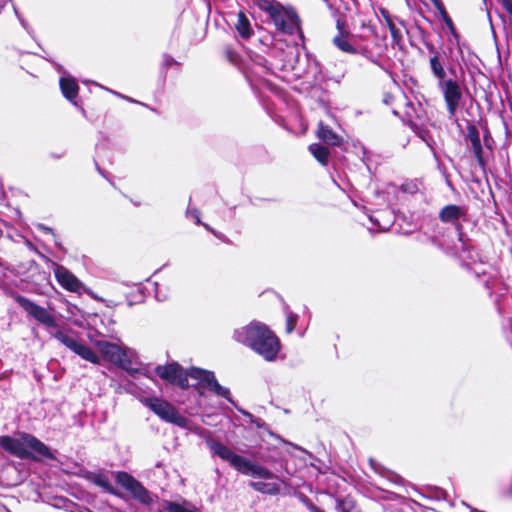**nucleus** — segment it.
<instances>
[{"label":"nucleus","instance_id":"nucleus-32","mask_svg":"<svg viewBox=\"0 0 512 512\" xmlns=\"http://www.w3.org/2000/svg\"><path fill=\"white\" fill-rule=\"evenodd\" d=\"M181 64L176 61L170 54L164 53L162 55V63L160 67V73L166 76L167 70L172 66H180Z\"/></svg>","mask_w":512,"mask_h":512},{"label":"nucleus","instance_id":"nucleus-43","mask_svg":"<svg viewBox=\"0 0 512 512\" xmlns=\"http://www.w3.org/2000/svg\"><path fill=\"white\" fill-rule=\"evenodd\" d=\"M91 295H92V297H93L94 299H96V300H98V301H100V302L104 303L106 307H110V308H112V307H116V306H118V305H119V303H117V302H115V301H113V300L104 299V298H102V297H98V296H96V295H94V294H91Z\"/></svg>","mask_w":512,"mask_h":512},{"label":"nucleus","instance_id":"nucleus-18","mask_svg":"<svg viewBox=\"0 0 512 512\" xmlns=\"http://www.w3.org/2000/svg\"><path fill=\"white\" fill-rule=\"evenodd\" d=\"M318 138L331 146H339L342 143V138L337 133H335L328 125H325L323 122H320L317 130Z\"/></svg>","mask_w":512,"mask_h":512},{"label":"nucleus","instance_id":"nucleus-51","mask_svg":"<svg viewBox=\"0 0 512 512\" xmlns=\"http://www.w3.org/2000/svg\"><path fill=\"white\" fill-rule=\"evenodd\" d=\"M424 44H425V47L427 48V50L430 53H432L433 55H435V53H440L439 51H437L436 47L433 44L426 42V41L424 42Z\"/></svg>","mask_w":512,"mask_h":512},{"label":"nucleus","instance_id":"nucleus-14","mask_svg":"<svg viewBox=\"0 0 512 512\" xmlns=\"http://www.w3.org/2000/svg\"><path fill=\"white\" fill-rule=\"evenodd\" d=\"M54 275L58 284L70 292H79L83 283L66 267L56 264Z\"/></svg>","mask_w":512,"mask_h":512},{"label":"nucleus","instance_id":"nucleus-10","mask_svg":"<svg viewBox=\"0 0 512 512\" xmlns=\"http://www.w3.org/2000/svg\"><path fill=\"white\" fill-rule=\"evenodd\" d=\"M145 405L156 414L161 420L174 424L182 429H188L190 420L179 413L169 402L156 397L147 398Z\"/></svg>","mask_w":512,"mask_h":512},{"label":"nucleus","instance_id":"nucleus-24","mask_svg":"<svg viewBox=\"0 0 512 512\" xmlns=\"http://www.w3.org/2000/svg\"><path fill=\"white\" fill-rule=\"evenodd\" d=\"M442 21L444 22V24L446 25V27L448 28V31H449V35L447 37V40L448 42L451 44V45H455L458 47V50L460 53H462V46L464 44H461L460 43V35L451 19V17L449 16V14L445 15L444 17L441 18Z\"/></svg>","mask_w":512,"mask_h":512},{"label":"nucleus","instance_id":"nucleus-56","mask_svg":"<svg viewBox=\"0 0 512 512\" xmlns=\"http://www.w3.org/2000/svg\"><path fill=\"white\" fill-rule=\"evenodd\" d=\"M54 243H55V246L58 247L59 249H62V244L61 242L58 240L57 236L54 237Z\"/></svg>","mask_w":512,"mask_h":512},{"label":"nucleus","instance_id":"nucleus-22","mask_svg":"<svg viewBox=\"0 0 512 512\" xmlns=\"http://www.w3.org/2000/svg\"><path fill=\"white\" fill-rule=\"evenodd\" d=\"M335 502L337 512H359L357 503L351 495H337Z\"/></svg>","mask_w":512,"mask_h":512},{"label":"nucleus","instance_id":"nucleus-4","mask_svg":"<svg viewBox=\"0 0 512 512\" xmlns=\"http://www.w3.org/2000/svg\"><path fill=\"white\" fill-rule=\"evenodd\" d=\"M438 218L443 224L449 225L452 233L458 235V243L471 263L479 260V254L471 243V239L464 231V225L471 223V217L466 206L448 204L442 207Z\"/></svg>","mask_w":512,"mask_h":512},{"label":"nucleus","instance_id":"nucleus-19","mask_svg":"<svg viewBox=\"0 0 512 512\" xmlns=\"http://www.w3.org/2000/svg\"><path fill=\"white\" fill-rule=\"evenodd\" d=\"M412 129L415 134L429 147L433 157L438 159V154L436 152V140L430 130L425 126L418 124H414Z\"/></svg>","mask_w":512,"mask_h":512},{"label":"nucleus","instance_id":"nucleus-58","mask_svg":"<svg viewBox=\"0 0 512 512\" xmlns=\"http://www.w3.org/2000/svg\"><path fill=\"white\" fill-rule=\"evenodd\" d=\"M448 71H449L451 74H454V73H455V69H454V68H452V67H449V68H448Z\"/></svg>","mask_w":512,"mask_h":512},{"label":"nucleus","instance_id":"nucleus-33","mask_svg":"<svg viewBox=\"0 0 512 512\" xmlns=\"http://www.w3.org/2000/svg\"><path fill=\"white\" fill-rule=\"evenodd\" d=\"M284 310L286 314V331L287 333H291L297 324L298 315L291 312L287 305L284 307Z\"/></svg>","mask_w":512,"mask_h":512},{"label":"nucleus","instance_id":"nucleus-2","mask_svg":"<svg viewBox=\"0 0 512 512\" xmlns=\"http://www.w3.org/2000/svg\"><path fill=\"white\" fill-rule=\"evenodd\" d=\"M155 374L162 380L176 385L182 390L189 388L188 377L199 380L206 385L207 389L215 395L227 394L223 386L219 384L213 371L198 367H191L184 370L178 362H170L166 365H157L154 369Z\"/></svg>","mask_w":512,"mask_h":512},{"label":"nucleus","instance_id":"nucleus-3","mask_svg":"<svg viewBox=\"0 0 512 512\" xmlns=\"http://www.w3.org/2000/svg\"><path fill=\"white\" fill-rule=\"evenodd\" d=\"M205 444L213 457L216 456L228 462L233 469L242 475L265 480L278 479V476L268 468L235 453L231 448L220 441L208 437L205 439Z\"/></svg>","mask_w":512,"mask_h":512},{"label":"nucleus","instance_id":"nucleus-63","mask_svg":"<svg viewBox=\"0 0 512 512\" xmlns=\"http://www.w3.org/2000/svg\"><path fill=\"white\" fill-rule=\"evenodd\" d=\"M489 135H490L489 131H488V129H486V134H485L484 138L487 139V137H489Z\"/></svg>","mask_w":512,"mask_h":512},{"label":"nucleus","instance_id":"nucleus-36","mask_svg":"<svg viewBox=\"0 0 512 512\" xmlns=\"http://www.w3.org/2000/svg\"><path fill=\"white\" fill-rule=\"evenodd\" d=\"M400 190L408 194H416L419 191V184L417 180H407L400 186Z\"/></svg>","mask_w":512,"mask_h":512},{"label":"nucleus","instance_id":"nucleus-40","mask_svg":"<svg viewBox=\"0 0 512 512\" xmlns=\"http://www.w3.org/2000/svg\"><path fill=\"white\" fill-rule=\"evenodd\" d=\"M94 164H95V168L97 170V172L103 177L105 178L112 186H114V183L112 182V180L110 179L109 177V174L101 168V166L99 165L98 161H97V158L95 157L94 158Z\"/></svg>","mask_w":512,"mask_h":512},{"label":"nucleus","instance_id":"nucleus-45","mask_svg":"<svg viewBox=\"0 0 512 512\" xmlns=\"http://www.w3.org/2000/svg\"><path fill=\"white\" fill-rule=\"evenodd\" d=\"M19 20V23L20 25L23 27V29L26 30V32L29 34V35H32L33 34V29L30 27V25L28 24V22L25 20V18H20L18 19Z\"/></svg>","mask_w":512,"mask_h":512},{"label":"nucleus","instance_id":"nucleus-23","mask_svg":"<svg viewBox=\"0 0 512 512\" xmlns=\"http://www.w3.org/2000/svg\"><path fill=\"white\" fill-rule=\"evenodd\" d=\"M249 486L256 492L265 495H278L281 491L280 485L275 482L251 481Z\"/></svg>","mask_w":512,"mask_h":512},{"label":"nucleus","instance_id":"nucleus-49","mask_svg":"<svg viewBox=\"0 0 512 512\" xmlns=\"http://www.w3.org/2000/svg\"><path fill=\"white\" fill-rule=\"evenodd\" d=\"M227 54V57L228 59L231 61V62H236V60L238 59V54L232 50H227L226 52Z\"/></svg>","mask_w":512,"mask_h":512},{"label":"nucleus","instance_id":"nucleus-60","mask_svg":"<svg viewBox=\"0 0 512 512\" xmlns=\"http://www.w3.org/2000/svg\"><path fill=\"white\" fill-rule=\"evenodd\" d=\"M295 449H298V450H302L304 451L301 447H299L298 445H294V444H291Z\"/></svg>","mask_w":512,"mask_h":512},{"label":"nucleus","instance_id":"nucleus-37","mask_svg":"<svg viewBox=\"0 0 512 512\" xmlns=\"http://www.w3.org/2000/svg\"><path fill=\"white\" fill-rule=\"evenodd\" d=\"M186 217L194 219L196 225L202 224L200 219V211L196 207L189 206L186 210Z\"/></svg>","mask_w":512,"mask_h":512},{"label":"nucleus","instance_id":"nucleus-27","mask_svg":"<svg viewBox=\"0 0 512 512\" xmlns=\"http://www.w3.org/2000/svg\"><path fill=\"white\" fill-rule=\"evenodd\" d=\"M116 483L127 491H130L137 483V479L125 471H120L115 477Z\"/></svg>","mask_w":512,"mask_h":512},{"label":"nucleus","instance_id":"nucleus-34","mask_svg":"<svg viewBox=\"0 0 512 512\" xmlns=\"http://www.w3.org/2000/svg\"><path fill=\"white\" fill-rule=\"evenodd\" d=\"M115 365L121 367L127 371L130 375L134 376L137 373V369L132 367V361L129 359L127 352L124 350V356L121 357V362H115Z\"/></svg>","mask_w":512,"mask_h":512},{"label":"nucleus","instance_id":"nucleus-61","mask_svg":"<svg viewBox=\"0 0 512 512\" xmlns=\"http://www.w3.org/2000/svg\"><path fill=\"white\" fill-rule=\"evenodd\" d=\"M97 483H98L99 485H101V486H105V484L107 483V481H106V480H105L104 482L98 481Z\"/></svg>","mask_w":512,"mask_h":512},{"label":"nucleus","instance_id":"nucleus-15","mask_svg":"<svg viewBox=\"0 0 512 512\" xmlns=\"http://www.w3.org/2000/svg\"><path fill=\"white\" fill-rule=\"evenodd\" d=\"M88 338L106 360L113 364L115 362H121V357L124 356V349L119 345L106 340H94L91 333L88 334Z\"/></svg>","mask_w":512,"mask_h":512},{"label":"nucleus","instance_id":"nucleus-31","mask_svg":"<svg viewBox=\"0 0 512 512\" xmlns=\"http://www.w3.org/2000/svg\"><path fill=\"white\" fill-rule=\"evenodd\" d=\"M473 273L475 274V277L484 284L485 288L489 290V295L491 296V287L493 282L492 277L487 275V272L484 269H473Z\"/></svg>","mask_w":512,"mask_h":512},{"label":"nucleus","instance_id":"nucleus-25","mask_svg":"<svg viewBox=\"0 0 512 512\" xmlns=\"http://www.w3.org/2000/svg\"><path fill=\"white\" fill-rule=\"evenodd\" d=\"M309 151L319 163L327 165L330 151L326 146L320 143H313L309 146Z\"/></svg>","mask_w":512,"mask_h":512},{"label":"nucleus","instance_id":"nucleus-62","mask_svg":"<svg viewBox=\"0 0 512 512\" xmlns=\"http://www.w3.org/2000/svg\"><path fill=\"white\" fill-rule=\"evenodd\" d=\"M392 113H393L394 115H396V116H398V115H399V112H398L397 110H395V109H393V110H392Z\"/></svg>","mask_w":512,"mask_h":512},{"label":"nucleus","instance_id":"nucleus-39","mask_svg":"<svg viewBox=\"0 0 512 512\" xmlns=\"http://www.w3.org/2000/svg\"><path fill=\"white\" fill-rule=\"evenodd\" d=\"M430 1L434 5L436 10L439 12L441 18L448 14L442 0H430Z\"/></svg>","mask_w":512,"mask_h":512},{"label":"nucleus","instance_id":"nucleus-20","mask_svg":"<svg viewBox=\"0 0 512 512\" xmlns=\"http://www.w3.org/2000/svg\"><path fill=\"white\" fill-rule=\"evenodd\" d=\"M134 499L138 500L144 505H151L154 502V495L146 489L140 481L133 486L129 491Z\"/></svg>","mask_w":512,"mask_h":512},{"label":"nucleus","instance_id":"nucleus-13","mask_svg":"<svg viewBox=\"0 0 512 512\" xmlns=\"http://www.w3.org/2000/svg\"><path fill=\"white\" fill-rule=\"evenodd\" d=\"M59 86L62 95L76 108L80 110L83 116H86V111L79 103L78 93L79 85L76 80L69 74L62 76L59 80Z\"/></svg>","mask_w":512,"mask_h":512},{"label":"nucleus","instance_id":"nucleus-48","mask_svg":"<svg viewBox=\"0 0 512 512\" xmlns=\"http://www.w3.org/2000/svg\"><path fill=\"white\" fill-rule=\"evenodd\" d=\"M39 229L42 230L43 232L47 233V234H51L53 237H56V234L53 230V228L51 227H48V226H45L44 224H39L38 225Z\"/></svg>","mask_w":512,"mask_h":512},{"label":"nucleus","instance_id":"nucleus-55","mask_svg":"<svg viewBox=\"0 0 512 512\" xmlns=\"http://www.w3.org/2000/svg\"><path fill=\"white\" fill-rule=\"evenodd\" d=\"M13 10H14V14L17 19L23 18L22 14L19 12V10L17 9V7L15 5H13Z\"/></svg>","mask_w":512,"mask_h":512},{"label":"nucleus","instance_id":"nucleus-46","mask_svg":"<svg viewBox=\"0 0 512 512\" xmlns=\"http://www.w3.org/2000/svg\"><path fill=\"white\" fill-rule=\"evenodd\" d=\"M211 233L216 237L218 238L219 240H221L222 242L224 243H229V239L221 232H218L214 229H211Z\"/></svg>","mask_w":512,"mask_h":512},{"label":"nucleus","instance_id":"nucleus-54","mask_svg":"<svg viewBox=\"0 0 512 512\" xmlns=\"http://www.w3.org/2000/svg\"><path fill=\"white\" fill-rule=\"evenodd\" d=\"M65 155V152H61V153H50V157L53 158V159H60L62 158L63 156Z\"/></svg>","mask_w":512,"mask_h":512},{"label":"nucleus","instance_id":"nucleus-5","mask_svg":"<svg viewBox=\"0 0 512 512\" xmlns=\"http://www.w3.org/2000/svg\"><path fill=\"white\" fill-rule=\"evenodd\" d=\"M0 446L5 451L20 459L40 461L56 460L55 454L44 442L32 434L24 433L21 439L4 435L0 437Z\"/></svg>","mask_w":512,"mask_h":512},{"label":"nucleus","instance_id":"nucleus-50","mask_svg":"<svg viewBox=\"0 0 512 512\" xmlns=\"http://www.w3.org/2000/svg\"><path fill=\"white\" fill-rule=\"evenodd\" d=\"M386 495L384 496L385 500L393 501L396 500L399 496L398 494L390 491H385Z\"/></svg>","mask_w":512,"mask_h":512},{"label":"nucleus","instance_id":"nucleus-42","mask_svg":"<svg viewBox=\"0 0 512 512\" xmlns=\"http://www.w3.org/2000/svg\"><path fill=\"white\" fill-rule=\"evenodd\" d=\"M249 424L255 425L258 429L268 430V425L261 418L254 417L253 420Z\"/></svg>","mask_w":512,"mask_h":512},{"label":"nucleus","instance_id":"nucleus-38","mask_svg":"<svg viewBox=\"0 0 512 512\" xmlns=\"http://www.w3.org/2000/svg\"><path fill=\"white\" fill-rule=\"evenodd\" d=\"M145 299L144 289L139 287L137 291L133 294V299L128 300V305L132 306L134 303L143 302Z\"/></svg>","mask_w":512,"mask_h":512},{"label":"nucleus","instance_id":"nucleus-29","mask_svg":"<svg viewBox=\"0 0 512 512\" xmlns=\"http://www.w3.org/2000/svg\"><path fill=\"white\" fill-rule=\"evenodd\" d=\"M382 15L384 16L387 26L389 28L390 34L394 41L398 42L402 38V33L399 28H397L393 18L389 15L387 11H382Z\"/></svg>","mask_w":512,"mask_h":512},{"label":"nucleus","instance_id":"nucleus-8","mask_svg":"<svg viewBox=\"0 0 512 512\" xmlns=\"http://www.w3.org/2000/svg\"><path fill=\"white\" fill-rule=\"evenodd\" d=\"M421 243L430 244L442 251L448 252L454 250L461 254L463 259H467V253H464L458 243V235L452 233L450 227L441 226L436 220L431 221L427 230H425L419 239Z\"/></svg>","mask_w":512,"mask_h":512},{"label":"nucleus","instance_id":"nucleus-52","mask_svg":"<svg viewBox=\"0 0 512 512\" xmlns=\"http://www.w3.org/2000/svg\"><path fill=\"white\" fill-rule=\"evenodd\" d=\"M54 65H55L57 72L64 74L63 76L68 74L62 65H60L58 63H54Z\"/></svg>","mask_w":512,"mask_h":512},{"label":"nucleus","instance_id":"nucleus-59","mask_svg":"<svg viewBox=\"0 0 512 512\" xmlns=\"http://www.w3.org/2000/svg\"><path fill=\"white\" fill-rule=\"evenodd\" d=\"M495 305L497 307V310L500 312V307H499V304H498V299H495Z\"/></svg>","mask_w":512,"mask_h":512},{"label":"nucleus","instance_id":"nucleus-30","mask_svg":"<svg viewBox=\"0 0 512 512\" xmlns=\"http://www.w3.org/2000/svg\"><path fill=\"white\" fill-rule=\"evenodd\" d=\"M294 496L310 511V512H325L316 506L311 499L303 492L297 491Z\"/></svg>","mask_w":512,"mask_h":512},{"label":"nucleus","instance_id":"nucleus-57","mask_svg":"<svg viewBox=\"0 0 512 512\" xmlns=\"http://www.w3.org/2000/svg\"><path fill=\"white\" fill-rule=\"evenodd\" d=\"M207 231L211 232V229H213L211 226H209L208 224L206 223H203L201 224Z\"/></svg>","mask_w":512,"mask_h":512},{"label":"nucleus","instance_id":"nucleus-28","mask_svg":"<svg viewBox=\"0 0 512 512\" xmlns=\"http://www.w3.org/2000/svg\"><path fill=\"white\" fill-rule=\"evenodd\" d=\"M223 389L227 391V394L217 395V396L226 399L231 405H233V407L238 412H240L247 419V422L250 423L255 416L252 413H250L249 411L243 409L242 407H240L238 405V403L232 398L229 388L223 386Z\"/></svg>","mask_w":512,"mask_h":512},{"label":"nucleus","instance_id":"nucleus-21","mask_svg":"<svg viewBox=\"0 0 512 512\" xmlns=\"http://www.w3.org/2000/svg\"><path fill=\"white\" fill-rule=\"evenodd\" d=\"M369 463H370L371 468L376 473H378L380 476L386 478L387 480H389L390 482H392V483H394L396 485H402L403 484L404 480H403V478L400 475H398V474H396V473L386 469L380 463H378L377 461H375L372 458L369 460Z\"/></svg>","mask_w":512,"mask_h":512},{"label":"nucleus","instance_id":"nucleus-44","mask_svg":"<svg viewBox=\"0 0 512 512\" xmlns=\"http://www.w3.org/2000/svg\"><path fill=\"white\" fill-rule=\"evenodd\" d=\"M498 2L506 10L508 15L512 13V0H498Z\"/></svg>","mask_w":512,"mask_h":512},{"label":"nucleus","instance_id":"nucleus-11","mask_svg":"<svg viewBox=\"0 0 512 512\" xmlns=\"http://www.w3.org/2000/svg\"><path fill=\"white\" fill-rule=\"evenodd\" d=\"M52 335L62 345L81 357L83 360H86L92 364L100 363V358L98 355L83 342L79 341L77 332L73 330L64 331L58 329Z\"/></svg>","mask_w":512,"mask_h":512},{"label":"nucleus","instance_id":"nucleus-53","mask_svg":"<svg viewBox=\"0 0 512 512\" xmlns=\"http://www.w3.org/2000/svg\"><path fill=\"white\" fill-rule=\"evenodd\" d=\"M246 79H247L250 87L252 88V90L257 92L258 91V85L256 83H254L248 76H246Z\"/></svg>","mask_w":512,"mask_h":512},{"label":"nucleus","instance_id":"nucleus-64","mask_svg":"<svg viewBox=\"0 0 512 512\" xmlns=\"http://www.w3.org/2000/svg\"><path fill=\"white\" fill-rule=\"evenodd\" d=\"M370 220H371L373 223L377 224V221H376V220H374V218H373L372 216H370Z\"/></svg>","mask_w":512,"mask_h":512},{"label":"nucleus","instance_id":"nucleus-12","mask_svg":"<svg viewBox=\"0 0 512 512\" xmlns=\"http://www.w3.org/2000/svg\"><path fill=\"white\" fill-rule=\"evenodd\" d=\"M16 303L32 318L43 324L47 328H57L58 324L55 317L47 311L46 308L36 304L22 295L15 297Z\"/></svg>","mask_w":512,"mask_h":512},{"label":"nucleus","instance_id":"nucleus-26","mask_svg":"<svg viewBox=\"0 0 512 512\" xmlns=\"http://www.w3.org/2000/svg\"><path fill=\"white\" fill-rule=\"evenodd\" d=\"M236 29L239 35L244 39H248L253 33L248 18L242 12L238 14V22L236 24Z\"/></svg>","mask_w":512,"mask_h":512},{"label":"nucleus","instance_id":"nucleus-9","mask_svg":"<svg viewBox=\"0 0 512 512\" xmlns=\"http://www.w3.org/2000/svg\"><path fill=\"white\" fill-rule=\"evenodd\" d=\"M345 21L337 19L336 27L338 34L333 38V44L342 52L349 54H362L367 57L372 63L384 69V66L375 58L371 51L361 46H356L355 35H350L345 31Z\"/></svg>","mask_w":512,"mask_h":512},{"label":"nucleus","instance_id":"nucleus-47","mask_svg":"<svg viewBox=\"0 0 512 512\" xmlns=\"http://www.w3.org/2000/svg\"><path fill=\"white\" fill-rule=\"evenodd\" d=\"M382 101L385 105H392L394 102V96L391 93H385Z\"/></svg>","mask_w":512,"mask_h":512},{"label":"nucleus","instance_id":"nucleus-1","mask_svg":"<svg viewBox=\"0 0 512 512\" xmlns=\"http://www.w3.org/2000/svg\"><path fill=\"white\" fill-rule=\"evenodd\" d=\"M233 339L241 343L266 361H274L280 351L279 338L269 327L261 322L252 321L250 324L234 330Z\"/></svg>","mask_w":512,"mask_h":512},{"label":"nucleus","instance_id":"nucleus-17","mask_svg":"<svg viewBox=\"0 0 512 512\" xmlns=\"http://www.w3.org/2000/svg\"><path fill=\"white\" fill-rule=\"evenodd\" d=\"M425 118V110L420 102H412L407 100L405 103V111L401 119L403 122L410 125V127H414V124H417L416 120H423Z\"/></svg>","mask_w":512,"mask_h":512},{"label":"nucleus","instance_id":"nucleus-16","mask_svg":"<svg viewBox=\"0 0 512 512\" xmlns=\"http://www.w3.org/2000/svg\"><path fill=\"white\" fill-rule=\"evenodd\" d=\"M466 138L469 139L471 142V147L478 164L484 167L485 160L483 157L484 152L481 144L480 133L477 126L473 122H468L467 124Z\"/></svg>","mask_w":512,"mask_h":512},{"label":"nucleus","instance_id":"nucleus-6","mask_svg":"<svg viewBox=\"0 0 512 512\" xmlns=\"http://www.w3.org/2000/svg\"><path fill=\"white\" fill-rule=\"evenodd\" d=\"M429 64L431 73L437 80V87L442 92L448 115L454 118L463 97L461 86L457 80L446 78L444 55L435 53L430 57Z\"/></svg>","mask_w":512,"mask_h":512},{"label":"nucleus","instance_id":"nucleus-41","mask_svg":"<svg viewBox=\"0 0 512 512\" xmlns=\"http://www.w3.org/2000/svg\"><path fill=\"white\" fill-rule=\"evenodd\" d=\"M109 91L111 93H113L114 95H116L117 97H119V98H121V99H123L125 101H128L130 103L140 104V105H143L145 107H148V105H146V104H144V103H142V102H140L138 100H135V99H133V98H131L129 96L123 95V94H121V93H119L117 91H113V90H110V89H109Z\"/></svg>","mask_w":512,"mask_h":512},{"label":"nucleus","instance_id":"nucleus-35","mask_svg":"<svg viewBox=\"0 0 512 512\" xmlns=\"http://www.w3.org/2000/svg\"><path fill=\"white\" fill-rule=\"evenodd\" d=\"M267 462L272 465H278L279 468H275L276 471H286L289 474L287 467H286L287 462L280 453H278L277 456H270L269 459L267 460Z\"/></svg>","mask_w":512,"mask_h":512},{"label":"nucleus","instance_id":"nucleus-7","mask_svg":"<svg viewBox=\"0 0 512 512\" xmlns=\"http://www.w3.org/2000/svg\"><path fill=\"white\" fill-rule=\"evenodd\" d=\"M265 11L278 31L287 35L298 34L304 38L300 17L293 6H285L278 1H273L265 8Z\"/></svg>","mask_w":512,"mask_h":512}]
</instances>
